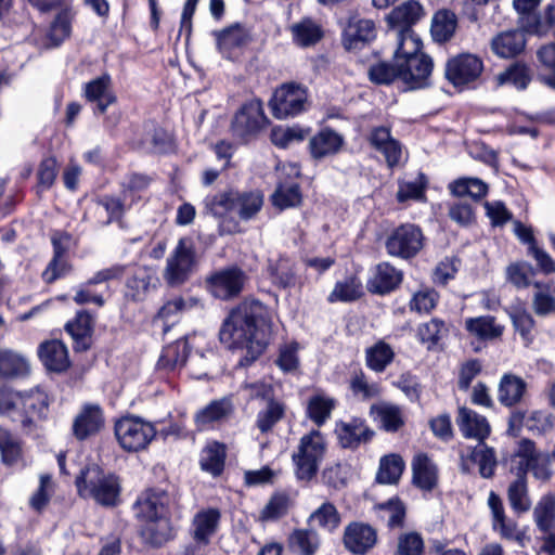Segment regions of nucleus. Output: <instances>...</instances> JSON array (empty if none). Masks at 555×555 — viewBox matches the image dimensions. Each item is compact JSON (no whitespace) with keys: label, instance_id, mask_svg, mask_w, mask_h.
I'll return each instance as SVG.
<instances>
[{"label":"nucleus","instance_id":"a878e982","mask_svg":"<svg viewBox=\"0 0 555 555\" xmlns=\"http://www.w3.org/2000/svg\"><path fill=\"white\" fill-rule=\"evenodd\" d=\"M344 137L331 128H323L309 140L310 155L315 160L336 155L344 145Z\"/></svg>","mask_w":555,"mask_h":555},{"label":"nucleus","instance_id":"a18cd8bd","mask_svg":"<svg viewBox=\"0 0 555 555\" xmlns=\"http://www.w3.org/2000/svg\"><path fill=\"white\" fill-rule=\"evenodd\" d=\"M507 500L512 509L517 514H524L530 509L531 500L525 475L516 473V479L507 488Z\"/></svg>","mask_w":555,"mask_h":555},{"label":"nucleus","instance_id":"ea45409f","mask_svg":"<svg viewBox=\"0 0 555 555\" xmlns=\"http://www.w3.org/2000/svg\"><path fill=\"white\" fill-rule=\"evenodd\" d=\"M321 544L314 529H296L288 537L289 548L298 555H314Z\"/></svg>","mask_w":555,"mask_h":555},{"label":"nucleus","instance_id":"423d86ee","mask_svg":"<svg viewBox=\"0 0 555 555\" xmlns=\"http://www.w3.org/2000/svg\"><path fill=\"white\" fill-rule=\"evenodd\" d=\"M414 40L417 48L411 44L405 46L399 64L402 72V81L410 89H420L427 86L428 77L433 70V62L428 55L420 53L421 40L417 37H414Z\"/></svg>","mask_w":555,"mask_h":555},{"label":"nucleus","instance_id":"f257e3e1","mask_svg":"<svg viewBox=\"0 0 555 555\" xmlns=\"http://www.w3.org/2000/svg\"><path fill=\"white\" fill-rule=\"evenodd\" d=\"M267 308L258 300H244L231 311L220 330V340L229 348L245 349L240 360L247 366L258 359L268 345Z\"/></svg>","mask_w":555,"mask_h":555},{"label":"nucleus","instance_id":"4468645a","mask_svg":"<svg viewBox=\"0 0 555 555\" xmlns=\"http://www.w3.org/2000/svg\"><path fill=\"white\" fill-rule=\"evenodd\" d=\"M408 44L417 48L414 37L409 34V31L401 35L400 42H398V47L393 53V63L382 61L370 66V80L376 85H389L397 78L402 80L399 61L401 53L404 51V47Z\"/></svg>","mask_w":555,"mask_h":555},{"label":"nucleus","instance_id":"9d476101","mask_svg":"<svg viewBox=\"0 0 555 555\" xmlns=\"http://www.w3.org/2000/svg\"><path fill=\"white\" fill-rule=\"evenodd\" d=\"M247 276L237 267L218 270L206 279L209 293L218 299L229 300L237 297L246 283Z\"/></svg>","mask_w":555,"mask_h":555},{"label":"nucleus","instance_id":"39448f33","mask_svg":"<svg viewBox=\"0 0 555 555\" xmlns=\"http://www.w3.org/2000/svg\"><path fill=\"white\" fill-rule=\"evenodd\" d=\"M114 434L122 450L139 452L146 449L153 441L156 428L139 416L127 415L115 422Z\"/></svg>","mask_w":555,"mask_h":555},{"label":"nucleus","instance_id":"7c9ffc66","mask_svg":"<svg viewBox=\"0 0 555 555\" xmlns=\"http://www.w3.org/2000/svg\"><path fill=\"white\" fill-rule=\"evenodd\" d=\"M143 542L152 547H160L175 537V530L169 517H160L143 522L140 529Z\"/></svg>","mask_w":555,"mask_h":555},{"label":"nucleus","instance_id":"052dcab7","mask_svg":"<svg viewBox=\"0 0 555 555\" xmlns=\"http://www.w3.org/2000/svg\"><path fill=\"white\" fill-rule=\"evenodd\" d=\"M0 452L7 465H14L22 459V443L9 430L0 427Z\"/></svg>","mask_w":555,"mask_h":555},{"label":"nucleus","instance_id":"de8ad7c7","mask_svg":"<svg viewBox=\"0 0 555 555\" xmlns=\"http://www.w3.org/2000/svg\"><path fill=\"white\" fill-rule=\"evenodd\" d=\"M216 36L218 49L227 56H229L232 50L241 48L249 41L248 31L238 24L217 33Z\"/></svg>","mask_w":555,"mask_h":555},{"label":"nucleus","instance_id":"8fccbe9b","mask_svg":"<svg viewBox=\"0 0 555 555\" xmlns=\"http://www.w3.org/2000/svg\"><path fill=\"white\" fill-rule=\"evenodd\" d=\"M335 406V399L324 393H315L308 400L307 416L320 427L331 417Z\"/></svg>","mask_w":555,"mask_h":555},{"label":"nucleus","instance_id":"37998d69","mask_svg":"<svg viewBox=\"0 0 555 555\" xmlns=\"http://www.w3.org/2000/svg\"><path fill=\"white\" fill-rule=\"evenodd\" d=\"M189 356L188 341L180 339L163 349L157 366L162 370L173 371L182 367Z\"/></svg>","mask_w":555,"mask_h":555},{"label":"nucleus","instance_id":"58836bf2","mask_svg":"<svg viewBox=\"0 0 555 555\" xmlns=\"http://www.w3.org/2000/svg\"><path fill=\"white\" fill-rule=\"evenodd\" d=\"M224 461L225 447L217 441L209 442L201 452V468L214 477L223 472Z\"/></svg>","mask_w":555,"mask_h":555},{"label":"nucleus","instance_id":"ddd939ff","mask_svg":"<svg viewBox=\"0 0 555 555\" xmlns=\"http://www.w3.org/2000/svg\"><path fill=\"white\" fill-rule=\"evenodd\" d=\"M267 122L260 100H251L238 109L232 120L234 135L246 138L257 133Z\"/></svg>","mask_w":555,"mask_h":555},{"label":"nucleus","instance_id":"c9c22d12","mask_svg":"<svg viewBox=\"0 0 555 555\" xmlns=\"http://www.w3.org/2000/svg\"><path fill=\"white\" fill-rule=\"evenodd\" d=\"M465 330L480 340H492L503 334L504 326L496 323L492 315H480L465 320Z\"/></svg>","mask_w":555,"mask_h":555},{"label":"nucleus","instance_id":"c03bdc74","mask_svg":"<svg viewBox=\"0 0 555 555\" xmlns=\"http://www.w3.org/2000/svg\"><path fill=\"white\" fill-rule=\"evenodd\" d=\"M235 199H237L236 190H227L204 199L205 210L214 217L222 218L230 212H235Z\"/></svg>","mask_w":555,"mask_h":555},{"label":"nucleus","instance_id":"4d7b16f0","mask_svg":"<svg viewBox=\"0 0 555 555\" xmlns=\"http://www.w3.org/2000/svg\"><path fill=\"white\" fill-rule=\"evenodd\" d=\"M285 413L284 405L273 399H269L264 409L257 414L256 426L262 433L270 431L279 423Z\"/></svg>","mask_w":555,"mask_h":555},{"label":"nucleus","instance_id":"7ed1b4c3","mask_svg":"<svg viewBox=\"0 0 555 555\" xmlns=\"http://www.w3.org/2000/svg\"><path fill=\"white\" fill-rule=\"evenodd\" d=\"M198 256L191 237H181L166 259L163 279L169 287H180L196 272Z\"/></svg>","mask_w":555,"mask_h":555},{"label":"nucleus","instance_id":"f704fd0d","mask_svg":"<svg viewBox=\"0 0 555 555\" xmlns=\"http://www.w3.org/2000/svg\"><path fill=\"white\" fill-rule=\"evenodd\" d=\"M401 273L388 262L376 266L374 275L369 281V289L375 294H387L401 282Z\"/></svg>","mask_w":555,"mask_h":555},{"label":"nucleus","instance_id":"603ef678","mask_svg":"<svg viewBox=\"0 0 555 555\" xmlns=\"http://www.w3.org/2000/svg\"><path fill=\"white\" fill-rule=\"evenodd\" d=\"M537 292L532 298V308L538 315H548L555 312V285L551 283L534 282Z\"/></svg>","mask_w":555,"mask_h":555},{"label":"nucleus","instance_id":"c756f323","mask_svg":"<svg viewBox=\"0 0 555 555\" xmlns=\"http://www.w3.org/2000/svg\"><path fill=\"white\" fill-rule=\"evenodd\" d=\"M422 16L423 7L414 0L403 2L390 12L388 21L391 25L398 27V42H400V38L403 33L409 31L413 37H416L410 27L420 21Z\"/></svg>","mask_w":555,"mask_h":555},{"label":"nucleus","instance_id":"f3484780","mask_svg":"<svg viewBox=\"0 0 555 555\" xmlns=\"http://www.w3.org/2000/svg\"><path fill=\"white\" fill-rule=\"evenodd\" d=\"M103 409L96 403H85L73 422V435L78 440L96 435L104 427Z\"/></svg>","mask_w":555,"mask_h":555},{"label":"nucleus","instance_id":"bb28decb","mask_svg":"<svg viewBox=\"0 0 555 555\" xmlns=\"http://www.w3.org/2000/svg\"><path fill=\"white\" fill-rule=\"evenodd\" d=\"M456 423L464 437L474 438L478 442L485 441L491 431L487 418L466 406L459 409Z\"/></svg>","mask_w":555,"mask_h":555},{"label":"nucleus","instance_id":"f03ea898","mask_svg":"<svg viewBox=\"0 0 555 555\" xmlns=\"http://www.w3.org/2000/svg\"><path fill=\"white\" fill-rule=\"evenodd\" d=\"M76 487L80 496L91 498L103 506H115L120 494L118 477L98 465L82 469L76 478Z\"/></svg>","mask_w":555,"mask_h":555},{"label":"nucleus","instance_id":"cd10ccee","mask_svg":"<svg viewBox=\"0 0 555 555\" xmlns=\"http://www.w3.org/2000/svg\"><path fill=\"white\" fill-rule=\"evenodd\" d=\"M85 96L89 102L96 103V112L104 114L107 107L116 102L108 74L92 79L85 86Z\"/></svg>","mask_w":555,"mask_h":555},{"label":"nucleus","instance_id":"9b49d317","mask_svg":"<svg viewBox=\"0 0 555 555\" xmlns=\"http://www.w3.org/2000/svg\"><path fill=\"white\" fill-rule=\"evenodd\" d=\"M482 69V61L477 55L462 53L447 62L446 77L455 87L464 86L478 79Z\"/></svg>","mask_w":555,"mask_h":555},{"label":"nucleus","instance_id":"72a5a7b5","mask_svg":"<svg viewBox=\"0 0 555 555\" xmlns=\"http://www.w3.org/2000/svg\"><path fill=\"white\" fill-rule=\"evenodd\" d=\"M413 483L425 491L433 490L438 480L435 463L424 453L414 456L412 462Z\"/></svg>","mask_w":555,"mask_h":555},{"label":"nucleus","instance_id":"49530a36","mask_svg":"<svg viewBox=\"0 0 555 555\" xmlns=\"http://www.w3.org/2000/svg\"><path fill=\"white\" fill-rule=\"evenodd\" d=\"M393 359L395 351L384 340H378L365 350V364L375 373H383Z\"/></svg>","mask_w":555,"mask_h":555},{"label":"nucleus","instance_id":"a19ab883","mask_svg":"<svg viewBox=\"0 0 555 555\" xmlns=\"http://www.w3.org/2000/svg\"><path fill=\"white\" fill-rule=\"evenodd\" d=\"M29 371V362L23 354L10 349L0 350V376L23 377Z\"/></svg>","mask_w":555,"mask_h":555},{"label":"nucleus","instance_id":"bf43d9fd","mask_svg":"<svg viewBox=\"0 0 555 555\" xmlns=\"http://www.w3.org/2000/svg\"><path fill=\"white\" fill-rule=\"evenodd\" d=\"M451 193L455 196H470L474 199L482 198L488 192V185L477 178H461L450 184Z\"/></svg>","mask_w":555,"mask_h":555},{"label":"nucleus","instance_id":"774afa93","mask_svg":"<svg viewBox=\"0 0 555 555\" xmlns=\"http://www.w3.org/2000/svg\"><path fill=\"white\" fill-rule=\"evenodd\" d=\"M424 541L417 532L402 533L398 538L397 552L393 555H422Z\"/></svg>","mask_w":555,"mask_h":555},{"label":"nucleus","instance_id":"0eeeda50","mask_svg":"<svg viewBox=\"0 0 555 555\" xmlns=\"http://www.w3.org/2000/svg\"><path fill=\"white\" fill-rule=\"evenodd\" d=\"M269 104L275 118L294 117L309 106L308 89L297 82L283 83L274 91Z\"/></svg>","mask_w":555,"mask_h":555},{"label":"nucleus","instance_id":"09e8293b","mask_svg":"<svg viewBox=\"0 0 555 555\" xmlns=\"http://www.w3.org/2000/svg\"><path fill=\"white\" fill-rule=\"evenodd\" d=\"M526 391V383L518 376L505 374L499 385V401L506 406L518 403Z\"/></svg>","mask_w":555,"mask_h":555},{"label":"nucleus","instance_id":"6ab92c4d","mask_svg":"<svg viewBox=\"0 0 555 555\" xmlns=\"http://www.w3.org/2000/svg\"><path fill=\"white\" fill-rule=\"evenodd\" d=\"M521 426L532 434L542 435L554 428L555 418L545 411H533L528 416L520 411L513 412L508 421V431L515 435Z\"/></svg>","mask_w":555,"mask_h":555},{"label":"nucleus","instance_id":"6e6d98bb","mask_svg":"<svg viewBox=\"0 0 555 555\" xmlns=\"http://www.w3.org/2000/svg\"><path fill=\"white\" fill-rule=\"evenodd\" d=\"M404 469V462L398 454L382 457L376 479L379 483H397Z\"/></svg>","mask_w":555,"mask_h":555},{"label":"nucleus","instance_id":"79ce46f5","mask_svg":"<svg viewBox=\"0 0 555 555\" xmlns=\"http://www.w3.org/2000/svg\"><path fill=\"white\" fill-rule=\"evenodd\" d=\"M233 406L229 399L214 400L195 414V423L199 429L207 425L220 422L232 413Z\"/></svg>","mask_w":555,"mask_h":555},{"label":"nucleus","instance_id":"b1692460","mask_svg":"<svg viewBox=\"0 0 555 555\" xmlns=\"http://www.w3.org/2000/svg\"><path fill=\"white\" fill-rule=\"evenodd\" d=\"M335 433L339 444L345 449H357L361 443L369 442L374 435L360 418L337 423Z\"/></svg>","mask_w":555,"mask_h":555},{"label":"nucleus","instance_id":"473e14b6","mask_svg":"<svg viewBox=\"0 0 555 555\" xmlns=\"http://www.w3.org/2000/svg\"><path fill=\"white\" fill-rule=\"evenodd\" d=\"M66 331L74 340L77 351H85L91 346L93 318L87 311H79L76 318L66 324Z\"/></svg>","mask_w":555,"mask_h":555},{"label":"nucleus","instance_id":"5fc2aeb1","mask_svg":"<svg viewBox=\"0 0 555 555\" xmlns=\"http://www.w3.org/2000/svg\"><path fill=\"white\" fill-rule=\"evenodd\" d=\"M537 527L542 532L555 529V496L546 494L541 498L533 509Z\"/></svg>","mask_w":555,"mask_h":555},{"label":"nucleus","instance_id":"e433bc0d","mask_svg":"<svg viewBox=\"0 0 555 555\" xmlns=\"http://www.w3.org/2000/svg\"><path fill=\"white\" fill-rule=\"evenodd\" d=\"M272 282L281 288H291L299 284L297 269L294 261L287 257H280L269 264Z\"/></svg>","mask_w":555,"mask_h":555},{"label":"nucleus","instance_id":"412c9836","mask_svg":"<svg viewBox=\"0 0 555 555\" xmlns=\"http://www.w3.org/2000/svg\"><path fill=\"white\" fill-rule=\"evenodd\" d=\"M461 460V469L463 473L469 472V467L466 463V461L469 460L478 465V472L482 478L490 479L495 474L498 466L496 453L493 448L487 446L483 441L468 449L467 455L462 452Z\"/></svg>","mask_w":555,"mask_h":555},{"label":"nucleus","instance_id":"1a4fd4ad","mask_svg":"<svg viewBox=\"0 0 555 555\" xmlns=\"http://www.w3.org/2000/svg\"><path fill=\"white\" fill-rule=\"evenodd\" d=\"M424 245L422 230L415 224L405 223L396 228L386 240V250L392 257L410 259L415 257Z\"/></svg>","mask_w":555,"mask_h":555},{"label":"nucleus","instance_id":"2f4dec72","mask_svg":"<svg viewBox=\"0 0 555 555\" xmlns=\"http://www.w3.org/2000/svg\"><path fill=\"white\" fill-rule=\"evenodd\" d=\"M526 47V36L520 29L507 30L491 41L492 51L500 57L508 59L520 54Z\"/></svg>","mask_w":555,"mask_h":555},{"label":"nucleus","instance_id":"13d9d810","mask_svg":"<svg viewBox=\"0 0 555 555\" xmlns=\"http://www.w3.org/2000/svg\"><path fill=\"white\" fill-rule=\"evenodd\" d=\"M500 86L509 83L518 90H525L531 81L530 69L520 63H515L500 73L496 77Z\"/></svg>","mask_w":555,"mask_h":555},{"label":"nucleus","instance_id":"0e129e2a","mask_svg":"<svg viewBox=\"0 0 555 555\" xmlns=\"http://www.w3.org/2000/svg\"><path fill=\"white\" fill-rule=\"evenodd\" d=\"M301 193L297 183L280 184L272 194V203L280 209L299 205Z\"/></svg>","mask_w":555,"mask_h":555},{"label":"nucleus","instance_id":"6e6552de","mask_svg":"<svg viewBox=\"0 0 555 555\" xmlns=\"http://www.w3.org/2000/svg\"><path fill=\"white\" fill-rule=\"evenodd\" d=\"M519 459L517 473L527 477V472H532L537 479L547 480L552 476L551 453L540 452L535 443L530 439H521L513 454V461Z\"/></svg>","mask_w":555,"mask_h":555},{"label":"nucleus","instance_id":"5701e85b","mask_svg":"<svg viewBox=\"0 0 555 555\" xmlns=\"http://www.w3.org/2000/svg\"><path fill=\"white\" fill-rule=\"evenodd\" d=\"M375 36L376 29L372 20L354 16L349 18L348 24L344 29L343 43L349 51L357 50L372 41Z\"/></svg>","mask_w":555,"mask_h":555},{"label":"nucleus","instance_id":"338daca9","mask_svg":"<svg viewBox=\"0 0 555 555\" xmlns=\"http://www.w3.org/2000/svg\"><path fill=\"white\" fill-rule=\"evenodd\" d=\"M378 514L382 519L387 521L388 528H400L404 522L405 507L400 500L391 499L379 506Z\"/></svg>","mask_w":555,"mask_h":555},{"label":"nucleus","instance_id":"20e7f679","mask_svg":"<svg viewBox=\"0 0 555 555\" xmlns=\"http://www.w3.org/2000/svg\"><path fill=\"white\" fill-rule=\"evenodd\" d=\"M327 444L321 431L313 429L304 435L293 453L296 477L309 481L315 477L322 461L325 457Z\"/></svg>","mask_w":555,"mask_h":555},{"label":"nucleus","instance_id":"dca6fc26","mask_svg":"<svg viewBox=\"0 0 555 555\" xmlns=\"http://www.w3.org/2000/svg\"><path fill=\"white\" fill-rule=\"evenodd\" d=\"M20 424L25 433L33 431L35 417L42 418L47 415L49 402L48 396L40 389H33L21 393Z\"/></svg>","mask_w":555,"mask_h":555},{"label":"nucleus","instance_id":"3c124183","mask_svg":"<svg viewBox=\"0 0 555 555\" xmlns=\"http://www.w3.org/2000/svg\"><path fill=\"white\" fill-rule=\"evenodd\" d=\"M456 27V15L449 10H440L433 17L431 36L437 42H446L453 37Z\"/></svg>","mask_w":555,"mask_h":555},{"label":"nucleus","instance_id":"f8f14e48","mask_svg":"<svg viewBox=\"0 0 555 555\" xmlns=\"http://www.w3.org/2000/svg\"><path fill=\"white\" fill-rule=\"evenodd\" d=\"M377 531L370 524L351 521L344 530L343 544L353 555L369 553L377 543Z\"/></svg>","mask_w":555,"mask_h":555},{"label":"nucleus","instance_id":"a211bd4d","mask_svg":"<svg viewBox=\"0 0 555 555\" xmlns=\"http://www.w3.org/2000/svg\"><path fill=\"white\" fill-rule=\"evenodd\" d=\"M156 282L157 278L151 268L138 267L126 280L124 296L128 301H143L156 288Z\"/></svg>","mask_w":555,"mask_h":555},{"label":"nucleus","instance_id":"864d4df0","mask_svg":"<svg viewBox=\"0 0 555 555\" xmlns=\"http://www.w3.org/2000/svg\"><path fill=\"white\" fill-rule=\"evenodd\" d=\"M263 195L260 191L240 192L235 199V212L242 220L253 219L262 208Z\"/></svg>","mask_w":555,"mask_h":555},{"label":"nucleus","instance_id":"c85d7f7f","mask_svg":"<svg viewBox=\"0 0 555 555\" xmlns=\"http://www.w3.org/2000/svg\"><path fill=\"white\" fill-rule=\"evenodd\" d=\"M38 354L43 365L51 372L61 373L70 365L67 347L61 340L53 339L42 343Z\"/></svg>","mask_w":555,"mask_h":555},{"label":"nucleus","instance_id":"aec40b11","mask_svg":"<svg viewBox=\"0 0 555 555\" xmlns=\"http://www.w3.org/2000/svg\"><path fill=\"white\" fill-rule=\"evenodd\" d=\"M369 142L376 151L384 155L389 167H395L400 163L402 145L391 135L389 127H373L370 131Z\"/></svg>","mask_w":555,"mask_h":555},{"label":"nucleus","instance_id":"4be33fe9","mask_svg":"<svg viewBox=\"0 0 555 555\" xmlns=\"http://www.w3.org/2000/svg\"><path fill=\"white\" fill-rule=\"evenodd\" d=\"M370 414L379 427L387 433H397L406 422L404 409L396 403L380 401L370 408Z\"/></svg>","mask_w":555,"mask_h":555},{"label":"nucleus","instance_id":"393cba45","mask_svg":"<svg viewBox=\"0 0 555 555\" xmlns=\"http://www.w3.org/2000/svg\"><path fill=\"white\" fill-rule=\"evenodd\" d=\"M169 496L163 491H150L135 503L137 517L146 522L160 517H168Z\"/></svg>","mask_w":555,"mask_h":555},{"label":"nucleus","instance_id":"e2e57ef3","mask_svg":"<svg viewBox=\"0 0 555 555\" xmlns=\"http://www.w3.org/2000/svg\"><path fill=\"white\" fill-rule=\"evenodd\" d=\"M72 20L73 14L69 10H62L56 14L53 22L51 23L48 34L49 39L52 41L53 46L61 44L70 36Z\"/></svg>","mask_w":555,"mask_h":555},{"label":"nucleus","instance_id":"69168bd1","mask_svg":"<svg viewBox=\"0 0 555 555\" xmlns=\"http://www.w3.org/2000/svg\"><path fill=\"white\" fill-rule=\"evenodd\" d=\"M295 41L302 47L314 44L322 37L320 27L311 20H304L292 26Z\"/></svg>","mask_w":555,"mask_h":555},{"label":"nucleus","instance_id":"2eb2a0df","mask_svg":"<svg viewBox=\"0 0 555 555\" xmlns=\"http://www.w3.org/2000/svg\"><path fill=\"white\" fill-rule=\"evenodd\" d=\"M221 512L217 507H206L197 511L191 521L190 534L199 546H207L218 532Z\"/></svg>","mask_w":555,"mask_h":555},{"label":"nucleus","instance_id":"680f3d73","mask_svg":"<svg viewBox=\"0 0 555 555\" xmlns=\"http://www.w3.org/2000/svg\"><path fill=\"white\" fill-rule=\"evenodd\" d=\"M362 295L361 283L356 278H347L335 284L328 296L330 302L353 301Z\"/></svg>","mask_w":555,"mask_h":555},{"label":"nucleus","instance_id":"4c0bfd02","mask_svg":"<svg viewBox=\"0 0 555 555\" xmlns=\"http://www.w3.org/2000/svg\"><path fill=\"white\" fill-rule=\"evenodd\" d=\"M308 521L328 533H333L341 524V515L334 503L324 501L310 514Z\"/></svg>","mask_w":555,"mask_h":555}]
</instances>
